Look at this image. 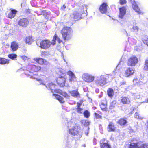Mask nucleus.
Returning <instances> with one entry per match:
<instances>
[{
  "label": "nucleus",
  "instance_id": "1",
  "mask_svg": "<svg viewBox=\"0 0 148 148\" xmlns=\"http://www.w3.org/2000/svg\"><path fill=\"white\" fill-rule=\"evenodd\" d=\"M28 66L30 68V71L28 70H25V73L26 75L28 77L29 76L30 78L36 79L39 83H37V84L44 86L46 88H48L51 90H53L54 88L55 85L52 82L50 81L45 82L40 79L37 78L36 74L33 73L34 72H36L40 70L41 67L40 66L35 65H30Z\"/></svg>",
  "mask_w": 148,
  "mask_h": 148
},
{
  "label": "nucleus",
  "instance_id": "2",
  "mask_svg": "<svg viewBox=\"0 0 148 148\" xmlns=\"http://www.w3.org/2000/svg\"><path fill=\"white\" fill-rule=\"evenodd\" d=\"M73 31L69 27H64L61 31L63 38L64 40H68L72 37Z\"/></svg>",
  "mask_w": 148,
  "mask_h": 148
},
{
  "label": "nucleus",
  "instance_id": "3",
  "mask_svg": "<svg viewBox=\"0 0 148 148\" xmlns=\"http://www.w3.org/2000/svg\"><path fill=\"white\" fill-rule=\"evenodd\" d=\"M107 76L101 75L95 77V82L97 86H103L107 83Z\"/></svg>",
  "mask_w": 148,
  "mask_h": 148
},
{
  "label": "nucleus",
  "instance_id": "4",
  "mask_svg": "<svg viewBox=\"0 0 148 148\" xmlns=\"http://www.w3.org/2000/svg\"><path fill=\"white\" fill-rule=\"evenodd\" d=\"M83 12L82 10L79 9L78 11L73 12V14L70 16V18L71 20L76 21L81 19V15Z\"/></svg>",
  "mask_w": 148,
  "mask_h": 148
},
{
  "label": "nucleus",
  "instance_id": "5",
  "mask_svg": "<svg viewBox=\"0 0 148 148\" xmlns=\"http://www.w3.org/2000/svg\"><path fill=\"white\" fill-rule=\"evenodd\" d=\"M36 44L41 48L46 49L50 47L52 43L49 40H44L40 43L36 42Z\"/></svg>",
  "mask_w": 148,
  "mask_h": 148
},
{
  "label": "nucleus",
  "instance_id": "6",
  "mask_svg": "<svg viewBox=\"0 0 148 148\" xmlns=\"http://www.w3.org/2000/svg\"><path fill=\"white\" fill-rule=\"evenodd\" d=\"M72 127L69 129V133L72 136H76L79 138L81 137L82 132H79L78 127L76 125Z\"/></svg>",
  "mask_w": 148,
  "mask_h": 148
},
{
  "label": "nucleus",
  "instance_id": "7",
  "mask_svg": "<svg viewBox=\"0 0 148 148\" xmlns=\"http://www.w3.org/2000/svg\"><path fill=\"white\" fill-rule=\"evenodd\" d=\"M82 79L88 83H91L94 80L95 77L88 73H85L82 75Z\"/></svg>",
  "mask_w": 148,
  "mask_h": 148
},
{
  "label": "nucleus",
  "instance_id": "8",
  "mask_svg": "<svg viewBox=\"0 0 148 148\" xmlns=\"http://www.w3.org/2000/svg\"><path fill=\"white\" fill-rule=\"evenodd\" d=\"M129 148H148V143H132L130 145Z\"/></svg>",
  "mask_w": 148,
  "mask_h": 148
},
{
  "label": "nucleus",
  "instance_id": "9",
  "mask_svg": "<svg viewBox=\"0 0 148 148\" xmlns=\"http://www.w3.org/2000/svg\"><path fill=\"white\" fill-rule=\"evenodd\" d=\"M138 59L136 56H132L128 60L127 64L129 66H134L138 63Z\"/></svg>",
  "mask_w": 148,
  "mask_h": 148
},
{
  "label": "nucleus",
  "instance_id": "10",
  "mask_svg": "<svg viewBox=\"0 0 148 148\" xmlns=\"http://www.w3.org/2000/svg\"><path fill=\"white\" fill-rule=\"evenodd\" d=\"M29 23V20L26 18L20 19L18 22V25L23 27H25Z\"/></svg>",
  "mask_w": 148,
  "mask_h": 148
},
{
  "label": "nucleus",
  "instance_id": "11",
  "mask_svg": "<svg viewBox=\"0 0 148 148\" xmlns=\"http://www.w3.org/2000/svg\"><path fill=\"white\" fill-rule=\"evenodd\" d=\"M129 1H130L132 4V7L133 9L134 10L135 12H137L139 14H140L141 12L137 5L135 1V0H128Z\"/></svg>",
  "mask_w": 148,
  "mask_h": 148
},
{
  "label": "nucleus",
  "instance_id": "12",
  "mask_svg": "<svg viewBox=\"0 0 148 148\" xmlns=\"http://www.w3.org/2000/svg\"><path fill=\"white\" fill-rule=\"evenodd\" d=\"M65 79L64 76H60L56 80V81L58 85L61 87H63L65 85Z\"/></svg>",
  "mask_w": 148,
  "mask_h": 148
},
{
  "label": "nucleus",
  "instance_id": "13",
  "mask_svg": "<svg viewBox=\"0 0 148 148\" xmlns=\"http://www.w3.org/2000/svg\"><path fill=\"white\" fill-rule=\"evenodd\" d=\"M53 84L55 85V88H54L53 89V90H51V89H50L48 88H47L48 90H51L52 92H53V91H54L55 92L59 93L60 94L62 95L64 97L67 98H69V96H68L67 93H66L65 92H63L60 89L55 90L56 85L53 83Z\"/></svg>",
  "mask_w": 148,
  "mask_h": 148
},
{
  "label": "nucleus",
  "instance_id": "14",
  "mask_svg": "<svg viewBox=\"0 0 148 148\" xmlns=\"http://www.w3.org/2000/svg\"><path fill=\"white\" fill-rule=\"evenodd\" d=\"M119 18L123 19L126 13V8L125 7L123 6L119 8Z\"/></svg>",
  "mask_w": 148,
  "mask_h": 148
},
{
  "label": "nucleus",
  "instance_id": "15",
  "mask_svg": "<svg viewBox=\"0 0 148 148\" xmlns=\"http://www.w3.org/2000/svg\"><path fill=\"white\" fill-rule=\"evenodd\" d=\"M106 142L107 141L105 139L101 140L100 143L101 148H111L110 146Z\"/></svg>",
  "mask_w": 148,
  "mask_h": 148
},
{
  "label": "nucleus",
  "instance_id": "16",
  "mask_svg": "<svg viewBox=\"0 0 148 148\" xmlns=\"http://www.w3.org/2000/svg\"><path fill=\"white\" fill-rule=\"evenodd\" d=\"M134 73V70L132 68H128L125 71V75L126 77H128L132 75Z\"/></svg>",
  "mask_w": 148,
  "mask_h": 148
},
{
  "label": "nucleus",
  "instance_id": "17",
  "mask_svg": "<svg viewBox=\"0 0 148 148\" xmlns=\"http://www.w3.org/2000/svg\"><path fill=\"white\" fill-rule=\"evenodd\" d=\"M67 74L69 76V81L70 82L74 81L76 79V77L74 73L71 71H69Z\"/></svg>",
  "mask_w": 148,
  "mask_h": 148
},
{
  "label": "nucleus",
  "instance_id": "18",
  "mask_svg": "<svg viewBox=\"0 0 148 148\" xmlns=\"http://www.w3.org/2000/svg\"><path fill=\"white\" fill-rule=\"evenodd\" d=\"M107 6L106 3H103L100 6L99 10L101 13H105L107 11Z\"/></svg>",
  "mask_w": 148,
  "mask_h": 148
},
{
  "label": "nucleus",
  "instance_id": "19",
  "mask_svg": "<svg viewBox=\"0 0 148 148\" xmlns=\"http://www.w3.org/2000/svg\"><path fill=\"white\" fill-rule=\"evenodd\" d=\"M57 41L58 43H59L62 42V40L60 39L55 34L52 40V43L53 45H54L56 43V41Z\"/></svg>",
  "mask_w": 148,
  "mask_h": 148
},
{
  "label": "nucleus",
  "instance_id": "20",
  "mask_svg": "<svg viewBox=\"0 0 148 148\" xmlns=\"http://www.w3.org/2000/svg\"><path fill=\"white\" fill-rule=\"evenodd\" d=\"M107 105V102L106 100H102L101 101L100 105V107L101 109L103 111H106V106Z\"/></svg>",
  "mask_w": 148,
  "mask_h": 148
},
{
  "label": "nucleus",
  "instance_id": "21",
  "mask_svg": "<svg viewBox=\"0 0 148 148\" xmlns=\"http://www.w3.org/2000/svg\"><path fill=\"white\" fill-rule=\"evenodd\" d=\"M17 12V11L15 9L12 10L8 13V17L10 18H13L15 17Z\"/></svg>",
  "mask_w": 148,
  "mask_h": 148
},
{
  "label": "nucleus",
  "instance_id": "22",
  "mask_svg": "<svg viewBox=\"0 0 148 148\" xmlns=\"http://www.w3.org/2000/svg\"><path fill=\"white\" fill-rule=\"evenodd\" d=\"M75 119H71L69 121L67 122V124L66 126L68 127H73L75 126H76L75 122Z\"/></svg>",
  "mask_w": 148,
  "mask_h": 148
},
{
  "label": "nucleus",
  "instance_id": "23",
  "mask_svg": "<svg viewBox=\"0 0 148 148\" xmlns=\"http://www.w3.org/2000/svg\"><path fill=\"white\" fill-rule=\"evenodd\" d=\"M18 44L16 42H13L11 44V47L12 50L14 51L18 49Z\"/></svg>",
  "mask_w": 148,
  "mask_h": 148
},
{
  "label": "nucleus",
  "instance_id": "24",
  "mask_svg": "<svg viewBox=\"0 0 148 148\" xmlns=\"http://www.w3.org/2000/svg\"><path fill=\"white\" fill-rule=\"evenodd\" d=\"M121 101L123 104H128L130 103V100L128 97H124L121 99Z\"/></svg>",
  "mask_w": 148,
  "mask_h": 148
},
{
  "label": "nucleus",
  "instance_id": "25",
  "mask_svg": "<svg viewBox=\"0 0 148 148\" xmlns=\"http://www.w3.org/2000/svg\"><path fill=\"white\" fill-rule=\"evenodd\" d=\"M33 60L40 64H43L45 61L43 58H34Z\"/></svg>",
  "mask_w": 148,
  "mask_h": 148
},
{
  "label": "nucleus",
  "instance_id": "26",
  "mask_svg": "<svg viewBox=\"0 0 148 148\" xmlns=\"http://www.w3.org/2000/svg\"><path fill=\"white\" fill-rule=\"evenodd\" d=\"M53 95L55 96L56 99L58 100L60 102L63 103L64 102V99L58 95L53 94Z\"/></svg>",
  "mask_w": 148,
  "mask_h": 148
},
{
  "label": "nucleus",
  "instance_id": "27",
  "mask_svg": "<svg viewBox=\"0 0 148 148\" xmlns=\"http://www.w3.org/2000/svg\"><path fill=\"white\" fill-rule=\"evenodd\" d=\"M127 123V120L124 118H121L119 120L118 122V123L120 125H124Z\"/></svg>",
  "mask_w": 148,
  "mask_h": 148
},
{
  "label": "nucleus",
  "instance_id": "28",
  "mask_svg": "<svg viewBox=\"0 0 148 148\" xmlns=\"http://www.w3.org/2000/svg\"><path fill=\"white\" fill-rule=\"evenodd\" d=\"M69 92L72 96L75 97H77L79 96V94L77 90L69 91Z\"/></svg>",
  "mask_w": 148,
  "mask_h": 148
},
{
  "label": "nucleus",
  "instance_id": "29",
  "mask_svg": "<svg viewBox=\"0 0 148 148\" xmlns=\"http://www.w3.org/2000/svg\"><path fill=\"white\" fill-rule=\"evenodd\" d=\"M107 94L110 97H112L114 94V92L113 89L111 88H109L107 91Z\"/></svg>",
  "mask_w": 148,
  "mask_h": 148
},
{
  "label": "nucleus",
  "instance_id": "30",
  "mask_svg": "<svg viewBox=\"0 0 148 148\" xmlns=\"http://www.w3.org/2000/svg\"><path fill=\"white\" fill-rule=\"evenodd\" d=\"M107 129L108 131H114L115 130V128L112 123H110Z\"/></svg>",
  "mask_w": 148,
  "mask_h": 148
},
{
  "label": "nucleus",
  "instance_id": "31",
  "mask_svg": "<svg viewBox=\"0 0 148 148\" xmlns=\"http://www.w3.org/2000/svg\"><path fill=\"white\" fill-rule=\"evenodd\" d=\"M9 63V61L7 59L0 58V64H8Z\"/></svg>",
  "mask_w": 148,
  "mask_h": 148
},
{
  "label": "nucleus",
  "instance_id": "32",
  "mask_svg": "<svg viewBox=\"0 0 148 148\" xmlns=\"http://www.w3.org/2000/svg\"><path fill=\"white\" fill-rule=\"evenodd\" d=\"M26 42L29 44H31L33 42V40L32 38V36H29L27 37L25 40Z\"/></svg>",
  "mask_w": 148,
  "mask_h": 148
},
{
  "label": "nucleus",
  "instance_id": "33",
  "mask_svg": "<svg viewBox=\"0 0 148 148\" xmlns=\"http://www.w3.org/2000/svg\"><path fill=\"white\" fill-rule=\"evenodd\" d=\"M72 140V139L70 136H68L66 139L65 140V141L68 144H69Z\"/></svg>",
  "mask_w": 148,
  "mask_h": 148
},
{
  "label": "nucleus",
  "instance_id": "34",
  "mask_svg": "<svg viewBox=\"0 0 148 148\" xmlns=\"http://www.w3.org/2000/svg\"><path fill=\"white\" fill-rule=\"evenodd\" d=\"M17 57V55L14 54H10L8 55V57L12 60H14Z\"/></svg>",
  "mask_w": 148,
  "mask_h": 148
},
{
  "label": "nucleus",
  "instance_id": "35",
  "mask_svg": "<svg viewBox=\"0 0 148 148\" xmlns=\"http://www.w3.org/2000/svg\"><path fill=\"white\" fill-rule=\"evenodd\" d=\"M116 102L115 101H113L112 102H111L110 104V105L109 106V108L110 109H112L114 108L116 104Z\"/></svg>",
  "mask_w": 148,
  "mask_h": 148
},
{
  "label": "nucleus",
  "instance_id": "36",
  "mask_svg": "<svg viewBox=\"0 0 148 148\" xmlns=\"http://www.w3.org/2000/svg\"><path fill=\"white\" fill-rule=\"evenodd\" d=\"M84 117L86 118H88L90 116V113L87 110L84 111Z\"/></svg>",
  "mask_w": 148,
  "mask_h": 148
},
{
  "label": "nucleus",
  "instance_id": "37",
  "mask_svg": "<svg viewBox=\"0 0 148 148\" xmlns=\"http://www.w3.org/2000/svg\"><path fill=\"white\" fill-rule=\"evenodd\" d=\"M82 123L84 125L87 126L89 124V122L87 120H83L82 121Z\"/></svg>",
  "mask_w": 148,
  "mask_h": 148
},
{
  "label": "nucleus",
  "instance_id": "38",
  "mask_svg": "<svg viewBox=\"0 0 148 148\" xmlns=\"http://www.w3.org/2000/svg\"><path fill=\"white\" fill-rule=\"evenodd\" d=\"M134 117L135 118L140 120L142 119L143 118V117L139 116V114L137 112L135 113L134 114Z\"/></svg>",
  "mask_w": 148,
  "mask_h": 148
},
{
  "label": "nucleus",
  "instance_id": "39",
  "mask_svg": "<svg viewBox=\"0 0 148 148\" xmlns=\"http://www.w3.org/2000/svg\"><path fill=\"white\" fill-rule=\"evenodd\" d=\"M144 69L145 70H148V58L145 61V64L144 67Z\"/></svg>",
  "mask_w": 148,
  "mask_h": 148
},
{
  "label": "nucleus",
  "instance_id": "40",
  "mask_svg": "<svg viewBox=\"0 0 148 148\" xmlns=\"http://www.w3.org/2000/svg\"><path fill=\"white\" fill-rule=\"evenodd\" d=\"M143 42L144 44L147 45L148 46V37H145L143 40Z\"/></svg>",
  "mask_w": 148,
  "mask_h": 148
},
{
  "label": "nucleus",
  "instance_id": "41",
  "mask_svg": "<svg viewBox=\"0 0 148 148\" xmlns=\"http://www.w3.org/2000/svg\"><path fill=\"white\" fill-rule=\"evenodd\" d=\"M36 12L38 15L39 16L42 14H43V13H45V11L40 10V12H38V11H36V12Z\"/></svg>",
  "mask_w": 148,
  "mask_h": 148
},
{
  "label": "nucleus",
  "instance_id": "42",
  "mask_svg": "<svg viewBox=\"0 0 148 148\" xmlns=\"http://www.w3.org/2000/svg\"><path fill=\"white\" fill-rule=\"evenodd\" d=\"M95 116L96 119H101L102 118V116L101 115L96 113H95Z\"/></svg>",
  "mask_w": 148,
  "mask_h": 148
},
{
  "label": "nucleus",
  "instance_id": "43",
  "mask_svg": "<svg viewBox=\"0 0 148 148\" xmlns=\"http://www.w3.org/2000/svg\"><path fill=\"white\" fill-rule=\"evenodd\" d=\"M59 74L62 75L63 76H64L65 71L64 70L62 69H60L59 70Z\"/></svg>",
  "mask_w": 148,
  "mask_h": 148
},
{
  "label": "nucleus",
  "instance_id": "44",
  "mask_svg": "<svg viewBox=\"0 0 148 148\" xmlns=\"http://www.w3.org/2000/svg\"><path fill=\"white\" fill-rule=\"evenodd\" d=\"M133 29L135 32H137L138 31V27L136 26H133Z\"/></svg>",
  "mask_w": 148,
  "mask_h": 148
},
{
  "label": "nucleus",
  "instance_id": "45",
  "mask_svg": "<svg viewBox=\"0 0 148 148\" xmlns=\"http://www.w3.org/2000/svg\"><path fill=\"white\" fill-rule=\"evenodd\" d=\"M127 1L126 0H120V3L121 5H123L125 4Z\"/></svg>",
  "mask_w": 148,
  "mask_h": 148
},
{
  "label": "nucleus",
  "instance_id": "46",
  "mask_svg": "<svg viewBox=\"0 0 148 148\" xmlns=\"http://www.w3.org/2000/svg\"><path fill=\"white\" fill-rule=\"evenodd\" d=\"M120 63H121V62H120L119 63V64L117 65V67H116V69L115 70V71H116V72H117V71H119H119L120 70V69H119V68L120 67Z\"/></svg>",
  "mask_w": 148,
  "mask_h": 148
},
{
  "label": "nucleus",
  "instance_id": "47",
  "mask_svg": "<svg viewBox=\"0 0 148 148\" xmlns=\"http://www.w3.org/2000/svg\"><path fill=\"white\" fill-rule=\"evenodd\" d=\"M82 109L80 108H77V112L79 113H81Z\"/></svg>",
  "mask_w": 148,
  "mask_h": 148
},
{
  "label": "nucleus",
  "instance_id": "48",
  "mask_svg": "<svg viewBox=\"0 0 148 148\" xmlns=\"http://www.w3.org/2000/svg\"><path fill=\"white\" fill-rule=\"evenodd\" d=\"M126 84V82L124 80H123L120 82V86L122 85H124L125 84Z\"/></svg>",
  "mask_w": 148,
  "mask_h": 148
},
{
  "label": "nucleus",
  "instance_id": "49",
  "mask_svg": "<svg viewBox=\"0 0 148 148\" xmlns=\"http://www.w3.org/2000/svg\"><path fill=\"white\" fill-rule=\"evenodd\" d=\"M21 58L23 60H24V61L25 60H26L27 58L25 56H21Z\"/></svg>",
  "mask_w": 148,
  "mask_h": 148
},
{
  "label": "nucleus",
  "instance_id": "50",
  "mask_svg": "<svg viewBox=\"0 0 148 148\" xmlns=\"http://www.w3.org/2000/svg\"><path fill=\"white\" fill-rule=\"evenodd\" d=\"M66 8V6L64 5L62 6L61 7V9L63 11H65V9Z\"/></svg>",
  "mask_w": 148,
  "mask_h": 148
},
{
  "label": "nucleus",
  "instance_id": "51",
  "mask_svg": "<svg viewBox=\"0 0 148 148\" xmlns=\"http://www.w3.org/2000/svg\"><path fill=\"white\" fill-rule=\"evenodd\" d=\"M81 105V104L79 103H77V108H80V106Z\"/></svg>",
  "mask_w": 148,
  "mask_h": 148
},
{
  "label": "nucleus",
  "instance_id": "52",
  "mask_svg": "<svg viewBox=\"0 0 148 148\" xmlns=\"http://www.w3.org/2000/svg\"><path fill=\"white\" fill-rule=\"evenodd\" d=\"M133 40L134 41V43H136V40L133 39L132 38H128V41H129L130 40Z\"/></svg>",
  "mask_w": 148,
  "mask_h": 148
},
{
  "label": "nucleus",
  "instance_id": "53",
  "mask_svg": "<svg viewBox=\"0 0 148 148\" xmlns=\"http://www.w3.org/2000/svg\"><path fill=\"white\" fill-rule=\"evenodd\" d=\"M103 96V93L101 92V94L99 95V98H101Z\"/></svg>",
  "mask_w": 148,
  "mask_h": 148
},
{
  "label": "nucleus",
  "instance_id": "54",
  "mask_svg": "<svg viewBox=\"0 0 148 148\" xmlns=\"http://www.w3.org/2000/svg\"><path fill=\"white\" fill-rule=\"evenodd\" d=\"M96 140L95 139H94L93 141V144L94 145H95L96 144V143L95 141Z\"/></svg>",
  "mask_w": 148,
  "mask_h": 148
},
{
  "label": "nucleus",
  "instance_id": "55",
  "mask_svg": "<svg viewBox=\"0 0 148 148\" xmlns=\"http://www.w3.org/2000/svg\"><path fill=\"white\" fill-rule=\"evenodd\" d=\"M82 7L83 8H86V6L84 5L82 6Z\"/></svg>",
  "mask_w": 148,
  "mask_h": 148
},
{
  "label": "nucleus",
  "instance_id": "56",
  "mask_svg": "<svg viewBox=\"0 0 148 148\" xmlns=\"http://www.w3.org/2000/svg\"><path fill=\"white\" fill-rule=\"evenodd\" d=\"M30 10L29 9H28L27 10H26V12H29V13H30Z\"/></svg>",
  "mask_w": 148,
  "mask_h": 148
},
{
  "label": "nucleus",
  "instance_id": "57",
  "mask_svg": "<svg viewBox=\"0 0 148 148\" xmlns=\"http://www.w3.org/2000/svg\"><path fill=\"white\" fill-rule=\"evenodd\" d=\"M88 132H85V134L86 135H88Z\"/></svg>",
  "mask_w": 148,
  "mask_h": 148
},
{
  "label": "nucleus",
  "instance_id": "58",
  "mask_svg": "<svg viewBox=\"0 0 148 148\" xmlns=\"http://www.w3.org/2000/svg\"><path fill=\"white\" fill-rule=\"evenodd\" d=\"M51 1H52V2H56V1H55L56 0H51Z\"/></svg>",
  "mask_w": 148,
  "mask_h": 148
},
{
  "label": "nucleus",
  "instance_id": "59",
  "mask_svg": "<svg viewBox=\"0 0 148 148\" xmlns=\"http://www.w3.org/2000/svg\"><path fill=\"white\" fill-rule=\"evenodd\" d=\"M137 80L136 79H134V80H133V82H134L135 81H136Z\"/></svg>",
  "mask_w": 148,
  "mask_h": 148
},
{
  "label": "nucleus",
  "instance_id": "60",
  "mask_svg": "<svg viewBox=\"0 0 148 148\" xmlns=\"http://www.w3.org/2000/svg\"><path fill=\"white\" fill-rule=\"evenodd\" d=\"M32 1H31V5H32Z\"/></svg>",
  "mask_w": 148,
  "mask_h": 148
},
{
  "label": "nucleus",
  "instance_id": "61",
  "mask_svg": "<svg viewBox=\"0 0 148 148\" xmlns=\"http://www.w3.org/2000/svg\"><path fill=\"white\" fill-rule=\"evenodd\" d=\"M125 32H126V34H127V35L128 36V34L127 33L126 31H125Z\"/></svg>",
  "mask_w": 148,
  "mask_h": 148
},
{
  "label": "nucleus",
  "instance_id": "62",
  "mask_svg": "<svg viewBox=\"0 0 148 148\" xmlns=\"http://www.w3.org/2000/svg\"><path fill=\"white\" fill-rule=\"evenodd\" d=\"M99 90H96V92H98V91H99Z\"/></svg>",
  "mask_w": 148,
  "mask_h": 148
},
{
  "label": "nucleus",
  "instance_id": "63",
  "mask_svg": "<svg viewBox=\"0 0 148 148\" xmlns=\"http://www.w3.org/2000/svg\"><path fill=\"white\" fill-rule=\"evenodd\" d=\"M99 90H96V92H98V91H99Z\"/></svg>",
  "mask_w": 148,
  "mask_h": 148
},
{
  "label": "nucleus",
  "instance_id": "64",
  "mask_svg": "<svg viewBox=\"0 0 148 148\" xmlns=\"http://www.w3.org/2000/svg\"><path fill=\"white\" fill-rule=\"evenodd\" d=\"M147 102H148V99H147Z\"/></svg>",
  "mask_w": 148,
  "mask_h": 148
}]
</instances>
